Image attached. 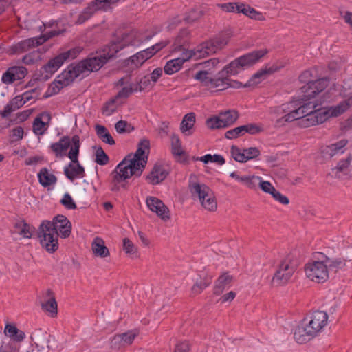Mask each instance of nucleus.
Instances as JSON below:
<instances>
[{
  "mask_svg": "<svg viewBox=\"0 0 352 352\" xmlns=\"http://www.w3.org/2000/svg\"><path fill=\"white\" fill-rule=\"evenodd\" d=\"M41 60V54L38 51H33L25 54L22 61L25 65H32Z\"/></svg>",
  "mask_w": 352,
  "mask_h": 352,
  "instance_id": "obj_46",
  "label": "nucleus"
},
{
  "mask_svg": "<svg viewBox=\"0 0 352 352\" xmlns=\"http://www.w3.org/2000/svg\"><path fill=\"white\" fill-rule=\"evenodd\" d=\"M192 197H197L201 206L208 211H214L217 204L210 188L205 184L193 183L189 185Z\"/></svg>",
  "mask_w": 352,
  "mask_h": 352,
  "instance_id": "obj_9",
  "label": "nucleus"
},
{
  "mask_svg": "<svg viewBox=\"0 0 352 352\" xmlns=\"http://www.w3.org/2000/svg\"><path fill=\"white\" fill-rule=\"evenodd\" d=\"M51 336L41 329H36L32 333L31 339L39 352H48L51 349L49 345Z\"/></svg>",
  "mask_w": 352,
  "mask_h": 352,
  "instance_id": "obj_22",
  "label": "nucleus"
},
{
  "mask_svg": "<svg viewBox=\"0 0 352 352\" xmlns=\"http://www.w3.org/2000/svg\"><path fill=\"white\" fill-rule=\"evenodd\" d=\"M321 105V101L311 102V115H308V118L302 121L305 128L322 124L330 118H336L343 114L352 106V96L336 106L319 107Z\"/></svg>",
  "mask_w": 352,
  "mask_h": 352,
  "instance_id": "obj_4",
  "label": "nucleus"
},
{
  "mask_svg": "<svg viewBox=\"0 0 352 352\" xmlns=\"http://www.w3.org/2000/svg\"><path fill=\"white\" fill-rule=\"evenodd\" d=\"M24 130L21 126H16L12 130V137L14 138L13 141H19L23 137Z\"/></svg>",
  "mask_w": 352,
  "mask_h": 352,
  "instance_id": "obj_59",
  "label": "nucleus"
},
{
  "mask_svg": "<svg viewBox=\"0 0 352 352\" xmlns=\"http://www.w3.org/2000/svg\"><path fill=\"white\" fill-rule=\"evenodd\" d=\"M153 47H148L144 50L136 53L126 60V65H131V69H135L141 66L146 60L155 55Z\"/></svg>",
  "mask_w": 352,
  "mask_h": 352,
  "instance_id": "obj_24",
  "label": "nucleus"
},
{
  "mask_svg": "<svg viewBox=\"0 0 352 352\" xmlns=\"http://www.w3.org/2000/svg\"><path fill=\"white\" fill-rule=\"evenodd\" d=\"M45 39L38 37H32L22 40L17 43L10 47L8 50L9 54H17L25 52L32 48L39 46L45 43Z\"/></svg>",
  "mask_w": 352,
  "mask_h": 352,
  "instance_id": "obj_19",
  "label": "nucleus"
},
{
  "mask_svg": "<svg viewBox=\"0 0 352 352\" xmlns=\"http://www.w3.org/2000/svg\"><path fill=\"white\" fill-rule=\"evenodd\" d=\"M203 14L204 12L202 10L193 8L186 14V16L184 18V20L186 23H193L194 21L199 19L201 16H203Z\"/></svg>",
  "mask_w": 352,
  "mask_h": 352,
  "instance_id": "obj_47",
  "label": "nucleus"
},
{
  "mask_svg": "<svg viewBox=\"0 0 352 352\" xmlns=\"http://www.w3.org/2000/svg\"><path fill=\"white\" fill-rule=\"evenodd\" d=\"M261 190L267 193L271 194L275 189L270 182L266 181H259L258 183Z\"/></svg>",
  "mask_w": 352,
  "mask_h": 352,
  "instance_id": "obj_62",
  "label": "nucleus"
},
{
  "mask_svg": "<svg viewBox=\"0 0 352 352\" xmlns=\"http://www.w3.org/2000/svg\"><path fill=\"white\" fill-rule=\"evenodd\" d=\"M35 232V228L27 223V226H24L21 229L19 234L23 236V238L30 239L32 236V234Z\"/></svg>",
  "mask_w": 352,
  "mask_h": 352,
  "instance_id": "obj_53",
  "label": "nucleus"
},
{
  "mask_svg": "<svg viewBox=\"0 0 352 352\" xmlns=\"http://www.w3.org/2000/svg\"><path fill=\"white\" fill-rule=\"evenodd\" d=\"M212 283V277L206 276L205 277L200 278L197 280L195 283L192 287L191 291L194 295L200 294L205 288L209 286Z\"/></svg>",
  "mask_w": 352,
  "mask_h": 352,
  "instance_id": "obj_40",
  "label": "nucleus"
},
{
  "mask_svg": "<svg viewBox=\"0 0 352 352\" xmlns=\"http://www.w3.org/2000/svg\"><path fill=\"white\" fill-rule=\"evenodd\" d=\"M320 255L324 258L328 270L337 272L340 270L344 269L347 263H352V248L347 252H343L341 257L330 258L322 253H321Z\"/></svg>",
  "mask_w": 352,
  "mask_h": 352,
  "instance_id": "obj_18",
  "label": "nucleus"
},
{
  "mask_svg": "<svg viewBox=\"0 0 352 352\" xmlns=\"http://www.w3.org/2000/svg\"><path fill=\"white\" fill-rule=\"evenodd\" d=\"M318 333L315 328L310 324L308 318H306L296 328L294 338L298 343L303 344L314 338Z\"/></svg>",
  "mask_w": 352,
  "mask_h": 352,
  "instance_id": "obj_15",
  "label": "nucleus"
},
{
  "mask_svg": "<svg viewBox=\"0 0 352 352\" xmlns=\"http://www.w3.org/2000/svg\"><path fill=\"white\" fill-rule=\"evenodd\" d=\"M123 250L131 258L139 257L138 247L128 238L123 239Z\"/></svg>",
  "mask_w": 352,
  "mask_h": 352,
  "instance_id": "obj_42",
  "label": "nucleus"
},
{
  "mask_svg": "<svg viewBox=\"0 0 352 352\" xmlns=\"http://www.w3.org/2000/svg\"><path fill=\"white\" fill-rule=\"evenodd\" d=\"M60 203L68 210H75L77 208L76 203L69 193H65L60 199Z\"/></svg>",
  "mask_w": 352,
  "mask_h": 352,
  "instance_id": "obj_49",
  "label": "nucleus"
},
{
  "mask_svg": "<svg viewBox=\"0 0 352 352\" xmlns=\"http://www.w3.org/2000/svg\"><path fill=\"white\" fill-rule=\"evenodd\" d=\"M37 177L40 184L45 188L54 185L57 182V177L54 174L50 173L47 168H42Z\"/></svg>",
  "mask_w": 352,
  "mask_h": 352,
  "instance_id": "obj_34",
  "label": "nucleus"
},
{
  "mask_svg": "<svg viewBox=\"0 0 352 352\" xmlns=\"http://www.w3.org/2000/svg\"><path fill=\"white\" fill-rule=\"evenodd\" d=\"M281 67L282 66L272 65L269 67L266 66L264 69H261L250 78L245 83V87H252L258 85L267 75L272 74L278 71Z\"/></svg>",
  "mask_w": 352,
  "mask_h": 352,
  "instance_id": "obj_28",
  "label": "nucleus"
},
{
  "mask_svg": "<svg viewBox=\"0 0 352 352\" xmlns=\"http://www.w3.org/2000/svg\"><path fill=\"white\" fill-rule=\"evenodd\" d=\"M23 98L22 96L21 95H19V96H16V97H14V98H12L10 102V105L13 107V108H14L15 110L21 108L24 104V102H23Z\"/></svg>",
  "mask_w": 352,
  "mask_h": 352,
  "instance_id": "obj_58",
  "label": "nucleus"
},
{
  "mask_svg": "<svg viewBox=\"0 0 352 352\" xmlns=\"http://www.w3.org/2000/svg\"><path fill=\"white\" fill-rule=\"evenodd\" d=\"M110 347L113 350H119L125 347L123 344V338L119 334L116 335L110 342Z\"/></svg>",
  "mask_w": 352,
  "mask_h": 352,
  "instance_id": "obj_51",
  "label": "nucleus"
},
{
  "mask_svg": "<svg viewBox=\"0 0 352 352\" xmlns=\"http://www.w3.org/2000/svg\"><path fill=\"white\" fill-rule=\"evenodd\" d=\"M327 85V78L309 80L300 88L301 92L303 94L300 100L282 105L283 111L287 113L281 119L287 122L299 120L298 124L305 127L302 121L308 118V115H311V101L308 100L324 90Z\"/></svg>",
  "mask_w": 352,
  "mask_h": 352,
  "instance_id": "obj_3",
  "label": "nucleus"
},
{
  "mask_svg": "<svg viewBox=\"0 0 352 352\" xmlns=\"http://www.w3.org/2000/svg\"><path fill=\"white\" fill-rule=\"evenodd\" d=\"M195 114L194 113H187L184 116L181 124V131L186 135H190L192 133L190 131L195 123Z\"/></svg>",
  "mask_w": 352,
  "mask_h": 352,
  "instance_id": "obj_38",
  "label": "nucleus"
},
{
  "mask_svg": "<svg viewBox=\"0 0 352 352\" xmlns=\"http://www.w3.org/2000/svg\"><path fill=\"white\" fill-rule=\"evenodd\" d=\"M11 71L14 72L16 80H21L28 74V69L23 66L11 67Z\"/></svg>",
  "mask_w": 352,
  "mask_h": 352,
  "instance_id": "obj_50",
  "label": "nucleus"
},
{
  "mask_svg": "<svg viewBox=\"0 0 352 352\" xmlns=\"http://www.w3.org/2000/svg\"><path fill=\"white\" fill-rule=\"evenodd\" d=\"M267 52L266 49L254 50L235 58L219 72L214 77H212L208 71L201 70L195 74V78L199 80L204 86L209 89H217V91H223L228 87H245V84L243 85L241 82L231 80L229 76L236 75L241 70L252 66Z\"/></svg>",
  "mask_w": 352,
  "mask_h": 352,
  "instance_id": "obj_2",
  "label": "nucleus"
},
{
  "mask_svg": "<svg viewBox=\"0 0 352 352\" xmlns=\"http://www.w3.org/2000/svg\"><path fill=\"white\" fill-rule=\"evenodd\" d=\"M42 227H45V230L53 232L62 238H67L71 234L72 223L66 217L61 214L56 216L52 221H43L41 223Z\"/></svg>",
  "mask_w": 352,
  "mask_h": 352,
  "instance_id": "obj_10",
  "label": "nucleus"
},
{
  "mask_svg": "<svg viewBox=\"0 0 352 352\" xmlns=\"http://www.w3.org/2000/svg\"><path fill=\"white\" fill-rule=\"evenodd\" d=\"M132 94L131 89L129 87H124L121 90L118 91L115 98L110 100L106 102L104 107L102 108L103 113L108 111V115H111L115 112V109H109V107L114 104L116 99L117 98H127Z\"/></svg>",
  "mask_w": 352,
  "mask_h": 352,
  "instance_id": "obj_37",
  "label": "nucleus"
},
{
  "mask_svg": "<svg viewBox=\"0 0 352 352\" xmlns=\"http://www.w3.org/2000/svg\"><path fill=\"white\" fill-rule=\"evenodd\" d=\"M115 129L118 133H130L134 128L125 120H120L115 124Z\"/></svg>",
  "mask_w": 352,
  "mask_h": 352,
  "instance_id": "obj_48",
  "label": "nucleus"
},
{
  "mask_svg": "<svg viewBox=\"0 0 352 352\" xmlns=\"http://www.w3.org/2000/svg\"><path fill=\"white\" fill-rule=\"evenodd\" d=\"M63 71L61 74H60L54 80V82L51 84L49 87V91H50L51 94L55 95L57 94L61 89L65 87H67L72 84V82H69L66 84L65 82V79L63 78L65 76H63Z\"/></svg>",
  "mask_w": 352,
  "mask_h": 352,
  "instance_id": "obj_41",
  "label": "nucleus"
},
{
  "mask_svg": "<svg viewBox=\"0 0 352 352\" xmlns=\"http://www.w3.org/2000/svg\"><path fill=\"white\" fill-rule=\"evenodd\" d=\"M37 235L40 239L41 245L48 252L53 253L58 249V235L53 232L45 230V227H42L41 224L38 228Z\"/></svg>",
  "mask_w": 352,
  "mask_h": 352,
  "instance_id": "obj_17",
  "label": "nucleus"
},
{
  "mask_svg": "<svg viewBox=\"0 0 352 352\" xmlns=\"http://www.w3.org/2000/svg\"><path fill=\"white\" fill-rule=\"evenodd\" d=\"M296 270V267L289 260H283L279 264L272 279V285H280L287 283Z\"/></svg>",
  "mask_w": 352,
  "mask_h": 352,
  "instance_id": "obj_14",
  "label": "nucleus"
},
{
  "mask_svg": "<svg viewBox=\"0 0 352 352\" xmlns=\"http://www.w3.org/2000/svg\"><path fill=\"white\" fill-rule=\"evenodd\" d=\"M135 45V35L133 33H126L120 40L113 41L109 46L102 50L91 53L87 58L78 63H72L63 70L66 84L73 82L80 74L85 76L91 72L100 70L109 60L115 58L116 54L129 45Z\"/></svg>",
  "mask_w": 352,
  "mask_h": 352,
  "instance_id": "obj_1",
  "label": "nucleus"
},
{
  "mask_svg": "<svg viewBox=\"0 0 352 352\" xmlns=\"http://www.w3.org/2000/svg\"><path fill=\"white\" fill-rule=\"evenodd\" d=\"M239 118V113L234 110L221 112L217 116L206 120V126L210 129L227 128L233 124Z\"/></svg>",
  "mask_w": 352,
  "mask_h": 352,
  "instance_id": "obj_12",
  "label": "nucleus"
},
{
  "mask_svg": "<svg viewBox=\"0 0 352 352\" xmlns=\"http://www.w3.org/2000/svg\"><path fill=\"white\" fill-rule=\"evenodd\" d=\"M4 333L9 336L12 340L10 342H21L25 338V333L16 328V326L8 324H6Z\"/></svg>",
  "mask_w": 352,
  "mask_h": 352,
  "instance_id": "obj_39",
  "label": "nucleus"
},
{
  "mask_svg": "<svg viewBox=\"0 0 352 352\" xmlns=\"http://www.w3.org/2000/svg\"><path fill=\"white\" fill-rule=\"evenodd\" d=\"M47 294L50 298L45 302L41 303V308L44 311L48 312L51 317H55L58 313V306L54 293L51 289L47 291Z\"/></svg>",
  "mask_w": 352,
  "mask_h": 352,
  "instance_id": "obj_35",
  "label": "nucleus"
},
{
  "mask_svg": "<svg viewBox=\"0 0 352 352\" xmlns=\"http://www.w3.org/2000/svg\"><path fill=\"white\" fill-rule=\"evenodd\" d=\"M72 144V139L67 136L62 137L58 142L51 144L50 148L55 154L56 157H63L66 155V151Z\"/></svg>",
  "mask_w": 352,
  "mask_h": 352,
  "instance_id": "obj_30",
  "label": "nucleus"
},
{
  "mask_svg": "<svg viewBox=\"0 0 352 352\" xmlns=\"http://www.w3.org/2000/svg\"><path fill=\"white\" fill-rule=\"evenodd\" d=\"M16 80L14 72L11 71L10 67L5 73L3 74L1 81L5 84H12Z\"/></svg>",
  "mask_w": 352,
  "mask_h": 352,
  "instance_id": "obj_52",
  "label": "nucleus"
},
{
  "mask_svg": "<svg viewBox=\"0 0 352 352\" xmlns=\"http://www.w3.org/2000/svg\"><path fill=\"white\" fill-rule=\"evenodd\" d=\"M193 57H195V59H199L195 50L183 52L181 57L170 60L166 63L164 67L165 74L171 75L177 72L181 69L183 64L186 61Z\"/></svg>",
  "mask_w": 352,
  "mask_h": 352,
  "instance_id": "obj_16",
  "label": "nucleus"
},
{
  "mask_svg": "<svg viewBox=\"0 0 352 352\" xmlns=\"http://www.w3.org/2000/svg\"><path fill=\"white\" fill-rule=\"evenodd\" d=\"M91 249L94 254L101 258L109 256V249L105 246L104 241L100 237H96L91 244Z\"/></svg>",
  "mask_w": 352,
  "mask_h": 352,
  "instance_id": "obj_36",
  "label": "nucleus"
},
{
  "mask_svg": "<svg viewBox=\"0 0 352 352\" xmlns=\"http://www.w3.org/2000/svg\"><path fill=\"white\" fill-rule=\"evenodd\" d=\"M82 50L80 47H74L51 58L36 72L35 74L36 79L40 81L47 80L61 67L65 61L76 58L82 52Z\"/></svg>",
  "mask_w": 352,
  "mask_h": 352,
  "instance_id": "obj_6",
  "label": "nucleus"
},
{
  "mask_svg": "<svg viewBox=\"0 0 352 352\" xmlns=\"http://www.w3.org/2000/svg\"><path fill=\"white\" fill-rule=\"evenodd\" d=\"M190 42V31L184 28L180 30L178 35L175 38L174 44L173 45V51H181L185 52L187 50L186 47L188 45Z\"/></svg>",
  "mask_w": 352,
  "mask_h": 352,
  "instance_id": "obj_33",
  "label": "nucleus"
},
{
  "mask_svg": "<svg viewBox=\"0 0 352 352\" xmlns=\"http://www.w3.org/2000/svg\"><path fill=\"white\" fill-rule=\"evenodd\" d=\"M150 142L148 140H142L138 145V149L134 154L127 155L118 165L117 169L123 172L122 175H127V170H131V174H135V177H139L142 174L148 160V155H146V150H149Z\"/></svg>",
  "mask_w": 352,
  "mask_h": 352,
  "instance_id": "obj_5",
  "label": "nucleus"
},
{
  "mask_svg": "<svg viewBox=\"0 0 352 352\" xmlns=\"http://www.w3.org/2000/svg\"><path fill=\"white\" fill-rule=\"evenodd\" d=\"M328 315L323 311H315L308 318L310 324L319 333L327 324Z\"/></svg>",
  "mask_w": 352,
  "mask_h": 352,
  "instance_id": "obj_32",
  "label": "nucleus"
},
{
  "mask_svg": "<svg viewBox=\"0 0 352 352\" xmlns=\"http://www.w3.org/2000/svg\"><path fill=\"white\" fill-rule=\"evenodd\" d=\"M33 93H37V95L36 97H37L40 94L38 89L34 88L30 91H25L23 95H21L23 96V98H24L23 99L24 104H25L27 102L30 101L31 99H32L34 98V96L32 95Z\"/></svg>",
  "mask_w": 352,
  "mask_h": 352,
  "instance_id": "obj_63",
  "label": "nucleus"
},
{
  "mask_svg": "<svg viewBox=\"0 0 352 352\" xmlns=\"http://www.w3.org/2000/svg\"><path fill=\"white\" fill-rule=\"evenodd\" d=\"M348 140L342 139L334 144L322 147L321 153L324 158L330 159L335 155H341L344 152V147Z\"/></svg>",
  "mask_w": 352,
  "mask_h": 352,
  "instance_id": "obj_27",
  "label": "nucleus"
},
{
  "mask_svg": "<svg viewBox=\"0 0 352 352\" xmlns=\"http://www.w3.org/2000/svg\"><path fill=\"white\" fill-rule=\"evenodd\" d=\"M120 0H94L89 3L82 12L78 15L76 23L82 24L89 19L97 10L107 11L111 9V6L116 4Z\"/></svg>",
  "mask_w": 352,
  "mask_h": 352,
  "instance_id": "obj_13",
  "label": "nucleus"
},
{
  "mask_svg": "<svg viewBox=\"0 0 352 352\" xmlns=\"http://www.w3.org/2000/svg\"><path fill=\"white\" fill-rule=\"evenodd\" d=\"M171 153L174 155H181L184 154V151L182 148V142L179 136L176 134L171 135Z\"/></svg>",
  "mask_w": 352,
  "mask_h": 352,
  "instance_id": "obj_43",
  "label": "nucleus"
},
{
  "mask_svg": "<svg viewBox=\"0 0 352 352\" xmlns=\"http://www.w3.org/2000/svg\"><path fill=\"white\" fill-rule=\"evenodd\" d=\"M320 261H314L308 263L305 266L307 276L311 280L317 283H323L329 278V270L324 258L321 256Z\"/></svg>",
  "mask_w": 352,
  "mask_h": 352,
  "instance_id": "obj_11",
  "label": "nucleus"
},
{
  "mask_svg": "<svg viewBox=\"0 0 352 352\" xmlns=\"http://www.w3.org/2000/svg\"><path fill=\"white\" fill-rule=\"evenodd\" d=\"M263 131V128L256 124L250 123L240 126L226 132L225 137L227 139L237 138L248 133L250 135H256Z\"/></svg>",
  "mask_w": 352,
  "mask_h": 352,
  "instance_id": "obj_21",
  "label": "nucleus"
},
{
  "mask_svg": "<svg viewBox=\"0 0 352 352\" xmlns=\"http://www.w3.org/2000/svg\"><path fill=\"white\" fill-rule=\"evenodd\" d=\"M72 145L67 154V157L70 159L71 162L67 166L64 168V174L69 180L74 182L77 178L85 177V170L78 161L80 147L79 136L78 135H74L72 138Z\"/></svg>",
  "mask_w": 352,
  "mask_h": 352,
  "instance_id": "obj_7",
  "label": "nucleus"
},
{
  "mask_svg": "<svg viewBox=\"0 0 352 352\" xmlns=\"http://www.w3.org/2000/svg\"><path fill=\"white\" fill-rule=\"evenodd\" d=\"M95 155V162L99 165L104 166L107 164L109 162V156L106 154L101 146L96 148Z\"/></svg>",
  "mask_w": 352,
  "mask_h": 352,
  "instance_id": "obj_45",
  "label": "nucleus"
},
{
  "mask_svg": "<svg viewBox=\"0 0 352 352\" xmlns=\"http://www.w3.org/2000/svg\"><path fill=\"white\" fill-rule=\"evenodd\" d=\"M0 352H18L17 344L14 342H3L0 347Z\"/></svg>",
  "mask_w": 352,
  "mask_h": 352,
  "instance_id": "obj_54",
  "label": "nucleus"
},
{
  "mask_svg": "<svg viewBox=\"0 0 352 352\" xmlns=\"http://www.w3.org/2000/svg\"><path fill=\"white\" fill-rule=\"evenodd\" d=\"M148 208L163 221L170 219V211L168 208L160 199L155 197H148L146 200Z\"/></svg>",
  "mask_w": 352,
  "mask_h": 352,
  "instance_id": "obj_20",
  "label": "nucleus"
},
{
  "mask_svg": "<svg viewBox=\"0 0 352 352\" xmlns=\"http://www.w3.org/2000/svg\"><path fill=\"white\" fill-rule=\"evenodd\" d=\"M119 335L123 338V344L125 346L131 344L135 337V334L132 332H126Z\"/></svg>",
  "mask_w": 352,
  "mask_h": 352,
  "instance_id": "obj_60",
  "label": "nucleus"
},
{
  "mask_svg": "<svg viewBox=\"0 0 352 352\" xmlns=\"http://www.w3.org/2000/svg\"><path fill=\"white\" fill-rule=\"evenodd\" d=\"M64 32H65L64 30H51L40 36H38V38H42L43 39H45V42L50 38H52L54 36H58V35L63 34Z\"/></svg>",
  "mask_w": 352,
  "mask_h": 352,
  "instance_id": "obj_61",
  "label": "nucleus"
},
{
  "mask_svg": "<svg viewBox=\"0 0 352 352\" xmlns=\"http://www.w3.org/2000/svg\"><path fill=\"white\" fill-rule=\"evenodd\" d=\"M247 161L255 159L260 155V151L256 147H250L247 149H244Z\"/></svg>",
  "mask_w": 352,
  "mask_h": 352,
  "instance_id": "obj_56",
  "label": "nucleus"
},
{
  "mask_svg": "<svg viewBox=\"0 0 352 352\" xmlns=\"http://www.w3.org/2000/svg\"><path fill=\"white\" fill-rule=\"evenodd\" d=\"M123 172H120L119 169H117V166H116L115 169L111 172V177L112 178L111 180V191L117 192L120 190V188H123L124 189H126V180L131 177L134 176L135 177V174H131V170H127V173L125 177V175H122ZM126 175V173H124Z\"/></svg>",
  "mask_w": 352,
  "mask_h": 352,
  "instance_id": "obj_23",
  "label": "nucleus"
},
{
  "mask_svg": "<svg viewBox=\"0 0 352 352\" xmlns=\"http://www.w3.org/2000/svg\"><path fill=\"white\" fill-rule=\"evenodd\" d=\"M95 130L96 135L99 138H101L102 136L106 135L109 133L105 126L100 124H96L95 126Z\"/></svg>",
  "mask_w": 352,
  "mask_h": 352,
  "instance_id": "obj_64",
  "label": "nucleus"
},
{
  "mask_svg": "<svg viewBox=\"0 0 352 352\" xmlns=\"http://www.w3.org/2000/svg\"><path fill=\"white\" fill-rule=\"evenodd\" d=\"M51 118V115L48 112L44 111L40 113L34 120L33 132L36 135H43L47 129Z\"/></svg>",
  "mask_w": 352,
  "mask_h": 352,
  "instance_id": "obj_29",
  "label": "nucleus"
},
{
  "mask_svg": "<svg viewBox=\"0 0 352 352\" xmlns=\"http://www.w3.org/2000/svg\"><path fill=\"white\" fill-rule=\"evenodd\" d=\"M229 38L228 33L221 32L214 38L202 43L195 49L197 58H201L215 53L227 45Z\"/></svg>",
  "mask_w": 352,
  "mask_h": 352,
  "instance_id": "obj_8",
  "label": "nucleus"
},
{
  "mask_svg": "<svg viewBox=\"0 0 352 352\" xmlns=\"http://www.w3.org/2000/svg\"><path fill=\"white\" fill-rule=\"evenodd\" d=\"M352 174V157H348L344 160H340L337 166L333 168L329 173L332 177L342 179L344 176Z\"/></svg>",
  "mask_w": 352,
  "mask_h": 352,
  "instance_id": "obj_25",
  "label": "nucleus"
},
{
  "mask_svg": "<svg viewBox=\"0 0 352 352\" xmlns=\"http://www.w3.org/2000/svg\"><path fill=\"white\" fill-rule=\"evenodd\" d=\"M230 153L232 157L236 162L244 163L248 162L247 158L245 157V153L244 152V149L241 151L238 146L232 145L231 146Z\"/></svg>",
  "mask_w": 352,
  "mask_h": 352,
  "instance_id": "obj_44",
  "label": "nucleus"
},
{
  "mask_svg": "<svg viewBox=\"0 0 352 352\" xmlns=\"http://www.w3.org/2000/svg\"><path fill=\"white\" fill-rule=\"evenodd\" d=\"M169 171L166 167L162 164H155L146 176V180L153 185H156L163 182L168 175Z\"/></svg>",
  "mask_w": 352,
  "mask_h": 352,
  "instance_id": "obj_26",
  "label": "nucleus"
},
{
  "mask_svg": "<svg viewBox=\"0 0 352 352\" xmlns=\"http://www.w3.org/2000/svg\"><path fill=\"white\" fill-rule=\"evenodd\" d=\"M190 351V344L188 341H182L177 342L173 352H189Z\"/></svg>",
  "mask_w": 352,
  "mask_h": 352,
  "instance_id": "obj_55",
  "label": "nucleus"
},
{
  "mask_svg": "<svg viewBox=\"0 0 352 352\" xmlns=\"http://www.w3.org/2000/svg\"><path fill=\"white\" fill-rule=\"evenodd\" d=\"M271 195L276 201H278V202L283 205H287L289 203V199L286 196L282 195L279 191L276 190V189H274V191L272 192Z\"/></svg>",
  "mask_w": 352,
  "mask_h": 352,
  "instance_id": "obj_57",
  "label": "nucleus"
},
{
  "mask_svg": "<svg viewBox=\"0 0 352 352\" xmlns=\"http://www.w3.org/2000/svg\"><path fill=\"white\" fill-rule=\"evenodd\" d=\"M234 278L228 272H224L216 280L213 288V294L219 296L223 292L231 287Z\"/></svg>",
  "mask_w": 352,
  "mask_h": 352,
  "instance_id": "obj_31",
  "label": "nucleus"
}]
</instances>
